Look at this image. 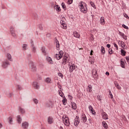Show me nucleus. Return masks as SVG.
<instances>
[{"mask_svg":"<svg viewBox=\"0 0 129 129\" xmlns=\"http://www.w3.org/2000/svg\"><path fill=\"white\" fill-rule=\"evenodd\" d=\"M79 7H80V11L82 13L84 14L87 13V4H86V3L81 1L79 4Z\"/></svg>","mask_w":129,"mask_h":129,"instance_id":"f257e3e1","label":"nucleus"},{"mask_svg":"<svg viewBox=\"0 0 129 129\" xmlns=\"http://www.w3.org/2000/svg\"><path fill=\"white\" fill-rule=\"evenodd\" d=\"M62 65H66L67 63H69V61H70V57L69 56H64L63 57V58L62 59Z\"/></svg>","mask_w":129,"mask_h":129,"instance_id":"f03ea898","label":"nucleus"},{"mask_svg":"<svg viewBox=\"0 0 129 129\" xmlns=\"http://www.w3.org/2000/svg\"><path fill=\"white\" fill-rule=\"evenodd\" d=\"M98 70L96 69H94L92 70V74H93V77L94 78L95 80H97L98 79V75H97V71Z\"/></svg>","mask_w":129,"mask_h":129,"instance_id":"7ed1b4c3","label":"nucleus"},{"mask_svg":"<svg viewBox=\"0 0 129 129\" xmlns=\"http://www.w3.org/2000/svg\"><path fill=\"white\" fill-rule=\"evenodd\" d=\"M69 72L71 73V72H73L74 70H75V69L76 68V67L75 66V64L69 62Z\"/></svg>","mask_w":129,"mask_h":129,"instance_id":"20e7f679","label":"nucleus"},{"mask_svg":"<svg viewBox=\"0 0 129 129\" xmlns=\"http://www.w3.org/2000/svg\"><path fill=\"white\" fill-rule=\"evenodd\" d=\"M10 33L14 38L17 37V34H16V30H15V27L14 26H11L10 27Z\"/></svg>","mask_w":129,"mask_h":129,"instance_id":"39448f33","label":"nucleus"},{"mask_svg":"<svg viewBox=\"0 0 129 129\" xmlns=\"http://www.w3.org/2000/svg\"><path fill=\"white\" fill-rule=\"evenodd\" d=\"M9 65H10V62L8 60H6L3 62L2 67L6 69L9 66Z\"/></svg>","mask_w":129,"mask_h":129,"instance_id":"423d86ee","label":"nucleus"},{"mask_svg":"<svg viewBox=\"0 0 129 129\" xmlns=\"http://www.w3.org/2000/svg\"><path fill=\"white\" fill-rule=\"evenodd\" d=\"M60 23V25H61V28L64 29V30H66L67 29V24H66L65 22L63 20H61Z\"/></svg>","mask_w":129,"mask_h":129,"instance_id":"0eeeda50","label":"nucleus"},{"mask_svg":"<svg viewBox=\"0 0 129 129\" xmlns=\"http://www.w3.org/2000/svg\"><path fill=\"white\" fill-rule=\"evenodd\" d=\"M81 120L85 123L86 121H87V118H86V115H85V114L82 113L81 115Z\"/></svg>","mask_w":129,"mask_h":129,"instance_id":"6e6552de","label":"nucleus"},{"mask_svg":"<svg viewBox=\"0 0 129 129\" xmlns=\"http://www.w3.org/2000/svg\"><path fill=\"white\" fill-rule=\"evenodd\" d=\"M79 122L80 121H79V116H76V118H75V122H74V125L75 126H77L78 124H79Z\"/></svg>","mask_w":129,"mask_h":129,"instance_id":"1a4fd4ad","label":"nucleus"},{"mask_svg":"<svg viewBox=\"0 0 129 129\" xmlns=\"http://www.w3.org/2000/svg\"><path fill=\"white\" fill-rule=\"evenodd\" d=\"M31 50L34 54L37 52V48L34 46V42L33 41H31Z\"/></svg>","mask_w":129,"mask_h":129,"instance_id":"9d476101","label":"nucleus"},{"mask_svg":"<svg viewBox=\"0 0 129 129\" xmlns=\"http://www.w3.org/2000/svg\"><path fill=\"white\" fill-rule=\"evenodd\" d=\"M32 86L33 87H34L35 89H39L40 88V86L39 85V84L37 82H34L33 83Z\"/></svg>","mask_w":129,"mask_h":129,"instance_id":"9b49d317","label":"nucleus"},{"mask_svg":"<svg viewBox=\"0 0 129 129\" xmlns=\"http://www.w3.org/2000/svg\"><path fill=\"white\" fill-rule=\"evenodd\" d=\"M102 116L103 119H108V116L107 115V114H106L105 112H102Z\"/></svg>","mask_w":129,"mask_h":129,"instance_id":"f8f14e48","label":"nucleus"},{"mask_svg":"<svg viewBox=\"0 0 129 129\" xmlns=\"http://www.w3.org/2000/svg\"><path fill=\"white\" fill-rule=\"evenodd\" d=\"M22 127L24 129H27L29 127V123L28 122H24L22 123Z\"/></svg>","mask_w":129,"mask_h":129,"instance_id":"ddd939ff","label":"nucleus"},{"mask_svg":"<svg viewBox=\"0 0 129 129\" xmlns=\"http://www.w3.org/2000/svg\"><path fill=\"white\" fill-rule=\"evenodd\" d=\"M63 122L65 124V125H66V126H69V125H70V122H69V119L63 120Z\"/></svg>","mask_w":129,"mask_h":129,"instance_id":"4468645a","label":"nucleus"},{"mask_svg":"<svg viewBox=\"0 0 129 129\" xmlns=\"http://www.w3.org/2000/svg\"><path fill=\"white\" fill-rule=\"evenodd\" d=\"M100 24L101 25H105V20L104 17H101L100 19Z\"/></svg>","mask_w":129,"mask_h":129,"instance_id":"2eb2a0df","label":"nucleus"},{"mask_svg":"<svg viewBox=\"0 0 129 129\" xmlns=\"http://www.w3.org/2000/svg\"><path fill=\"white\" fill-rule=\"evenodd\" d=\"M47 122L49 124H52V123L53 122V117L49 116L47 118Z\"/></svg>","mask_w":129,"mask_h":129,"instance_id":"dca6fc26","label":"nucleus"},{"mask_svg":"<svg viewBox=\"0 0 129 129\" xmlns=\"http://www.w3.org/2000/svg\"><path fill=\"white\" fill-rule=\"evenodd\" d=\"M89 109L90 111V112H91V113H92V114H95V111H94V109H93V107H92V106L90 105L89 106Z\"/></svg>","mask_w":129,"mask_h":129,"instance_id":"f3484780","label":"nucleus"},{"mask_svg":"<svg viewBox=\"0 0 129 129\" xmlns=\"http://www.w3.org/2000/svg\"><path fill=\"white\" fill-rule=\"evenodd\" d=\"M73 35H74V37H75V38H78V39L80 38V34L76 31H75L73 32Z\"/></svg>","mask_w":129,"mask_h":129,"instance_id":"a211bd4d","label":"nucleus"},{"mask_svg":"<svg viewBox=\"0 0 129 129\" xmlns=\"http://www.w3.org/2000/svg\"><path fill=\"white\" fill-rule=\"evenodd\" d=\"M72 107L73 109H74V110H76V109H77V105H76V103L74 102H72Z\"/></svg>","mask_w":129,"mask_h":129,"instance_id":"6ab92c4d","label":"nucleus"},{"mask_svg":"<svg viewBox=\"0 0 129 129\" xmlns=\"http://www.w3.org/2000/svg\"><path fill=\"white\" fill-rule=\"evenodd\" d=\"M114 84L117 89H118V90H120V89H121V87H120V86H119V84H118V83L115 82Z\"/></svg>","mask_w":129,"mask_h":129,"instance_id":"aec40b11","label":"nucleus"},{"mask_svg":"<svg viewBox=\"0 0 129 129\" xmlns=\"http://www.w3.org/2000/svg\"><path fill=\"white\" fill-rule=\"evenodd\" d=\"M41 52L43 53V55H44V56H46V55H47V53H46V48H45V47H42L41 48Z\"/></svg>","mask_w":129,"mask_h":129,"instance_id":"412c9836","label":"nucleus"},{"mask_svg":"<svg viewBox=\"0 0 129 129\" xmlns=\"http://www.w3.org/2000/svg\"><path fill=\"white\" fill-rule=\"evenodd\" d=\"M101 52L102 55H104L105 54V48H104V47L103 46L101 47Z\"/></svg>","mask_w":129,"mask_h":129,"instance_id":"4be33fe9","label":"nucleus"},{"mask_svg":"<svg viewBox=\"0 0 129 129\" xmlns=\"http://www.w3.org/2000/svg\"><path fill=\"white\" fill-rule=\"evenodd\" d=\"M87 89L89 92H92V86H91V85H89Z\"/></svg>","mask_w":129,"mask_h":129,"instance_id":"5701e85b","label":"nucleus"},{"mask_svg":"<svg viewBox=\"0 0 129 129\" xmlns=\"http://www.w3.org/2000/svg\"><path fill=\"white\" fill-rule=\"evenodd\" d=\"M102 125L103 127L105 128V129H107L108 128V125H107V123H106V122L103 121Z\"/></svg>","mask_w":129,"mask_h":129,"instance_id":"b1692460","label":"nucleus"},{"mask_svg":"<svg viewBox=\"0 0 129 129\" xmlns=\"http://www.w3.org/2000/svg\"><path fill=\"white\" fill-rule=\"evenodd\" d=\"M47 60L49 64H53V60H52V58L51 57H47Z\"/></svg>","mask_w":129,"mask_h":129,"instance_id":"393cba45","label":"nucleus"},{"mask_svg":"<svg viewBox=\"0 0 129 129\" xmlns=\"http://www.w3.org/2000/svg\"><path fill=\"white\" fill-rule=\"evenodd\" d=\"M55 45L56 48H59L60 44L59 43V41H58V39H57V38H55Z\"/></svg>","mask_w":129,"mask_h":129,"instance_id":"a878e982","label":"nucleus"},{"mask_svg":"<svg viewBox=\"0 0 129 129\" xmlns=\"http://www.w3.org/2000/svg\"><path fill=\"white\" fill-rule=\"evenodd\" d=\"M7 58L9 60V61H13V59H12V55L10 53H8L7 55Z\"/></svg>","mask_w":129,"mask_h":129,"instance_id":"bb28decb","label":"nucleus"},{"mask_svg":"<svg viewBox=\"0 0 129 129\" xmlns=\"http://www.w3.org/2000/svg\"><path fill=\"white\" fill-rule=\"evenodd\" d=\"M17 121L18 123H21V122H22V118H21V116H17Z\"/></svg>","mask_w":129,"mask_h":129,"instance_id":"cd10ccee","label":"nucleus"},{"mask_svg":"<svg viewBox=\"0 0 129 129\" xmlns=\"http://www.w3.org/2000/svg\"><path fill=\"white\" fill-rule=\"evenodd\" d=\"M8 120H9V123H10V124H13V117H12V116H10L8 118Z\"/></svg>","mask_w":129,"mask_h":129,"instance_id":"c85d7f7f","label":"nucleus"},{"mask_svg":"<svg viewBox=\"0 0 129 129\" xmlns=\"http://www.w3.org/2000/svg\"><path fill=\"white\" fill-rule=\"evenodd\" d=\"M90 4L91 7H92L94 9H95V10H96V6H95V4H94V3H93V2H90Z\"/></svg>","mask_w":129,"mask_h":129,"instance_id":"c756f323","label":"nucleus"},{"mask_svg":"<svg viewBox=\"0 0 129 129\" xmlns=\"http://www.w3.org/2000/svg\"><path fill=\"white\" fill-rule=\"evenodd\" d=\"M126 53V52L124 51L123 49H121V56H125V54Z\"/></svg>","mask_w":129,"mask_h":129,"instance_id":"7c9ffc66","label":"nucleus"},{"mask_svg":"<svg viewBox=\"0 0 129 129\" xmlns=\"http://www.w3.org/2000/svg\"><path fill=\"white\" fill-rule=\"evenodd\" d=\"M120 65L122 68H124V66H125V63L122 60H120Z\"/></svg>","mask_w":129,"mask_h":129,"instance_id":"2f4dec72","label":"nucleus"},{"mask_svg":"<svg viewBox=\"0 0 129 129\" xmlns=\"http://www.w3.org/2000/svg\"><path fill=\"white\" fill-rule=\"evenodd\" d=\"M62 101V104H63V105H66L67 103V99L63 98Z\"/></svg>","mask_w":129,"mask_h":129,"instance_id":"473e14b6","label":"nucleus"},{"mask_svg":"<svg viewBox=\"0 0 129 129\" xmlns=\"http://www.w3.org/2000/svg\"><path fill=\"white\" fill-rule=\"evenodd\" d=\"M19 111H20L22 114L25 113V109H24L23 108L21 107H19Z\"/></svg>","mask_w":129,"mask_h":129,"instance_id":"72a5a7b5","label":"nucleus"},{"mask_svg":"<svg viewBox=\"0 0 129 129\" xmlns=\"http://www.w3.org/2000/svg\"><path fill=\"white\" fill-rule=\"evenodd\" d=\"M38 28L41 31H43L44 30V27H43V25L42 24L38 25Z\"/></svg>","mask_w":129,"mask_h":129,"instance_id":"f704fd0d","label":"nucleus"},{"mask_svg":"<svg viewBox=\"0 0 129 129\" xmlns=\"http://www.w3.org/2000/svg\"><path fill=\"white\" fill-rule=\"evenodd\" d=\"M58 94L60 96H61V97H63V94H64L63 93V92H62V91L61 90H58Z\"/></svg>","mask_w":129,"mask_h":129,"instance_id":"c9c22d12","label":"nucleus"},{"mask_svg":"<svg viewBox=\"0 0 129 129\" xmlns=\"http://www.w3.org/2000/svg\"><path fill=\"white\" fill-rule=\"evenodd\" d=\"M61 6L62 7V9H63L64 11H66V10H67V8H66V5H65V4L64 3H62L61 4Z\"/></svg>","mask_w":129,"mask_h":129,"instance_id":"e433bc0d","label":"nucleus"},{"mask_svg":"<svg viewBox=\"0 0 129 129\" xmlns=\"http://www.w3.org/2000/svg\"><path fill=\"white\" fill-rule=\"evenodd\" d=\"M62 118L63 121L65 120V119H69V118L66 115H63Z\"/></svg>","mask_w":129,"mask_h":129,"instance_id":"4c0bfd02","label":"nucleus"},{"mask_svg":"<svg viewBox=\"0 0 129 129\" xmlns=\"http://www.w3.org/2000/svg\"><path fill=\"white\" fill-rule=\"evenodd\" d=\"M45 82L47 83H51V79L50 78H47L45 80Z\"/></svg>","mask_w":129,"mask_h":129,"instance_id":"58836bf2","label":"nucleus"},{"mask_svg":"<svg viewBox=\"0 0 129 129\" xmlns=\"http://www.w3.org/2000/svg\"><path fill=\"white\" fill-rule=\"evenodd\" d=\"M55 58L57 59V60H60V59H61V58H62V56H61L59 54H56Z\"/></svg>","mask_w":129,"mask_h":129,"instance_id":"ea45409f","label":"nucleus"},{"mask_svg":"<svg viewBox=\"0 0 129 129\" xmlns=\"http://www.w3.org/2000/svg\"><path fill=\"white\" fill-rule=\"evenodd\" d=\"M56 11H57V12H60L61 11V9L60 8V7H59V6L57 5L56 6V8H55Z\"/></svg>","mask_w":129,"mask_h":129,"instance_id":"a19ab883","label":"nucleus"},{"mask_svg":"<svg viewBox=\"0 0 129 129\" xmlns=\"http://www.w3.org/2000/svg\"><path fill=\"white\" fill-rule=\"evenodd\" d=\"M108 53L109 55H111L113 53V50H112V48H109L108 50Z\"/></svg>","mask_w":129,"mask_h":129,"instance_id":"79ce46f5","label":"nucleus"},{"mask_svg":"<svg viewBox=\"0 0 129 129\" xmlns=\"http://www.w3.org/2000/svg\"><path fill=\"white\" fill-rule=\"evenodd\" d=\"M27 47H28V45L25 44L22 46L23 50H26Z\"/></svg>","mask_w":129,"mask_h":129,"instance_id":"37998d69","label":"nucleus"},{"mask_svg":"<svg viewBox=\"0 0 129 129\" xmlns=\"http://www.w3.org/2000/svg\"><path fill=\"white\" fill-rule=\"evenodd\" d=\"M109 97L110 98H111V99L113 98V96L112 95V94H111V91H109Z\"/></svg>","mask_w":129,"mask_h":129,"instance_id":"c03bdc74","label":"nucleus"},{"mask_svg":"<svg viewBox=\"0 0 129 129\" xmlns=\"http://www.w3.org/2000/svg\"><path fill=\"white\" fill-rule=\"evenodd\" d=\"M16 88L18 90H22V87L20 85L16 86Z\"/></svg>","mask_w":129,"mask_h":129,"instance_id":"a18cd8bd","label":"nucleus"},{"mask_svg":"<svg viewBox=\"0 0 129 129\" xmlns=\"http://www.w3.org/2000/svg\"><path fill=\"white\" fill-rule=\"evenodd\" d=\"M122 27L123 28H124V29H126V30H128V27H127V26H126L124 24H122Z\"/></svg>","mask_w":129,"mask_h":129,"instance_id":"49530a36","label":"nucleus"},{"mask_svg":"<svg viewBox=\"0 0 129 129\" xmlns=\"http://www.w3.org/2000/svg\"><path fill=\"white\" fill-rule=\"evenodd\" d=\"M73 3V0H68L67 4L68 5H71Z\"/></svg>","mask_w":129,"mask_h":129,"instance_id":"de8ad7c7","label":"nucleus"},{"mask_svg":"<svg viewBox=\"0 0 129 129\" xmlns=\"http://www.w3.org/2000/svg\"><path fill=\"white\" fill-rule=\"evenodd\" d=\"M92 58L90 57L89 59V61L91 63V64H93L94 63V61H92Z\"/></svg>","mask_w":129,"mask_h":129,"instance_id":"09e8293b","label":"nucleus"},{"mask_svg":"<svg viewBox=\"0 0 129 129\" xmlns=\"http://www.w3.org/2000/svg\"><path fill=\"white\" fill-rule=\"evenodd\" d=\"M58 55H59V56H60L61 57H62V56H63V51L60 50V51L59 52Z\"/></svg>","mask_w":129,"mask_h":129,"instance_id":"8fccbe9b","label":"nucleus"},{"mask_svg":"<svg viewBox=\"0 0 129 129\" xmlns=\"http://www.w3.org/2000/svg\"><path fill=\"white\" fill-rule=\"evenodd\" d=\"M113 45H114V47L116 48V49L118 50V46H117V44H116V43H114Z\"/></svg>","mask_w":129,"mask_h":129,"instance_id":"3c124183","label":"nucleus"},{"mask_svg":"<svg viewBox=\"0 0 129 129\" xmlns=\"http://www.w3.org/2000/svg\"><path fill=\"white\" fill-rule=\"evenodd\" d=\"M32 70L33 71H36V70H37V69L36 68V67L34 65L32 66Z\"/></svg>","mask_w":129,"mask_h":129,"instance_id":"603ef678","label":"nucleus"},{"mask_svg":"<svg viewBox=\"0 0 129 129\" xmlns=\"http://www.w3.org/2000/svg\"><path fill=\"white\" fill-rule=\"evenodd\" d=\"M33 101L35 104H38V101L37 100V99H33Z\"/></svg>","mask_w":129,"mask_h":129,"instance_id":"864d4df0","label":"nucleus"},{"mask_svg":"<svg viewBox=\"0 0 129 129\" xmlns=\"http://www.w3.org/2000/svg\"><path fill=\"white\" fill-rule=\"evenodd\" d=\"M58 75L59 77L63 78V74L61 73H58Z\"/></svg>","mask_w":129,"mask_h":129,"instance_id":"5fc2aeb1","label":"nucleus"},{"mask_svg":"<svg viewBox=\"0 0 129 129\" xmlns=\"http://www.w3.org/2000/svg\"><path fill=\"white\" fill-rule=\"evenodd\" d=\"M122 37L123 38V39H124V40H127V38L126 37V36H125V35H123V36H122Z\"/></svg>","mask_w":129,"mask_h":129,"instance_id":"6e6d98bb","label":"nucleus"},{"mask_svg":"<svg viewBox=\"0 0 129 129\" xmlns=\"http://www.w3.org/2000/svg\"><path fill=\"white\" fill-rule=\"evenodd\" d=\"M119 35L121 36V37H122L124 35V34L121 32H119Z\"/></svg>","mask_w":129,"mask_h":129,"instance_id":"4d7b16f0","label":"nucleus"},{"mask_svg":"<svg viewBox=\"0 0 129 129\" xmlns=\"http://www.w3.org/2000/svg\"><path fill=\"white\" fill-rule=\"evenodd\" d=\"M123 49L124 50H127V46H125V45H123Z\"/></svg>","mask_w":129,"mask_h":129,"instance_id":"13d9d810","label":"nucleus"},{"mask_svg":"<svg viewBox=\"0 0 129 129\" xmlns=\"http://www.w3.org/2000/svg\"><path fill=\"white\" fill-rule=\"evenodd\" d=\"M97 99H98V100H99L100 101H101V97L100 96H98Z\"/></svg>","mask_w":129,"mask_h":129,"instance_id":"bf43d9fd","label":"nucleus"},{"mask_svg":"<svg viewBox=\"0 0 129 129\" xmlns=\"http://www.w3.org/2000/svg\"><path fill=\"white\" fill-rule=\"evenodd\" d=\"M125 59H126L127 62H129V56H126Z\"/></svg>","mask_w":129,"mask_h":129,"instance_id":"052dcab7","label":"nucleus"},{"mask_svg":"<svg viewBox=\"0 0 129 129\" xmlns=\"http://www.w3.org/2000/svg\"><path fill=\"white\" fill-rule=\"evenodd\" d=\"M9 97H12L13 96V93H9V95H8Z\"/></svg>","mask_w":129,"mask_h":129,"instance_id":"680f3d73","label":"nucleus"},{"mask_svg":"<svg viewBox=\"0 0 129 129\" xmlns=\"http://www.w3.org/2000/svg\"><path fill=\"white\" fill-rule=\"evenodd\" d=\"M124 16L125 18H128V16H127L126 14H124Z\"/></svg>","mask_w":129,"mask_h":129,"instance_id":"e2e57ef3","label":"nucleus"},{"mask_svg":"<svg viewBox=\"0 0 129 129\" xmlns=\"http://www.w3.org/2000/svg\"><path fill=\"white\" fill-rule=\"evenodd\" d=\"M107 48H110V44H107Z\"/></svg>","mask_w":129,"mask_h":129,"instance_id":"0e129e2a","label":"nucleus"},{"mask_svg":"<svg viewBox=\"0 0 129 129\" xmlns=\"http://www.w3.org/2000/svg\"><path fill=\"white\" fill-rule=\"evenodd\" d=\"M106 75H107V76H108L109 75V73L108 72H106Z\"/></svg>","mask_w":129,"mask_h":129,"instance_id":"69168bd1","label":"nucleus"},{"mask_svg":"<svg viewBox=\"0 0 129 129\" xmlns=\"http://www.w3.org/2000/svg\"><path fill=\"white\" fill-rule=\"evenodd\" d=\"M123 45H124V44H123V43H121V47H122V48H123Z\"/></svg>","mask_w":129,"mask_h":129,"instance_id":"338daca9","label":"nucleus"},{"mask_svg":"<svg viewBox=\"0 0 129 129\" xmlns=\"http://www.w3.org/2000/svg\"><path fill=\"white\" fill-rule=\"evenodd\" d=\"M93 52V50H91V52H90V55H92L93 54L92 53Z\"/></svg>","mask_w":129,"mask_h":129,"instance_id":"774afa93","label":"nucleus"}]
</instances>
